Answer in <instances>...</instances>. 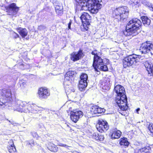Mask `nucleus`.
<instances>
[{"instance_id":"nucleus-1","label":"nucleus","mask_w":153,"mask_h":153,"mask_svg":"<svg viewBox=\"0 0 153 153\" xmlns=\"http://www.w3.org/2000/svg\"><path fill=\"white\" fill-rule=\"evenodd\" d=\"M76 5H79L84 9L86 7L91 13H96L100 9L102 5L100 3L101 0H75Z\"/></svg>"},{"instance_id":"nucleus-2","label":"nucleus","mask_w":153,"mask_h":153,"mask_svg":"<svg viewBox=\"0 0 153 153\" xmlns=\"http://www.w3.org/2000/svg\"><path fill=\"white\" fill-rule=\"evenodd\" d=\"M141 24L140 20L137 18L131 20L126 25V29L123 32L124 35L134 36L137 34L139 33L137 30L140 29Z\"/></svg>"},{"instance_id":"nucleus-3","label":"nucleus","mask_w":153,"mask_h":153,"mask_svg":"<svg viewBox=\"0 0 153 153\" xmlns=\"http://www.w3.org/2000/svg\"><path fill=\"white\" fill-rule=\"evenodd\" d=\"M129 10L126 6L117 8L113 11L112 16L118 21L124 22L127 21L128 16Z\"/></svg>"},{"instance_id":"nucleus-4","label":"nucleus","mask_w":153,"mask_h":153,"mask_svg":"<svg viewBox=\"0 0 153 153\" xmlns=\"http://www.w3.org/2000/svg\"><path fill=\"white\" fill-rule=\"evenodd\" d=\"M93 66L95 71L99 72L98 69L104 71H107L108 68L106 65L103 62V59L98 56H96L94 57Z\"/></svg>"},{"instance_id":"nucleus-5","label":"nucleus","mask_w":153,"mask_h":153,"mask_svg":"<svg viewBox=\"0 0 153 153\" xmlns=\"http://www.w3.org/2000/svg\"><path fill=\"white\" fill-rule=\"evenodd\" d=\"M140 59L139 56L135 54L129 55L125 57L123 60V65L124 68H126L135 64Z\"/></svg>"},{"instance_id":"nucleus-6","label":"nucleus","mask_w":153,"mask_h":153,"mask_svg":"<svg viewBox=\"0 0 153 153\" xmlns=\"http://www.w3.org/2000/svg\"><path fill=\"white\" fill-rule=\"evenodd\" d=\"M140 59L139 56L135 54L129 55L125 57L123 60V65L124 68H126L135 64Z\"/></svg>"},{"instance_id":"nucleus-7","label":"nucleus","mask_w":153,"mask_h":153,"mask_svg":"<svg viewBox=\"0 0 153 153\" xmlns=\"http://www.w3.org/2000/svg\"><path fill=\"white\" fill-rule=\"evenodd\" d=\"M0 95H1L2 98L0 100L3 99L4 101L6 102V105L4 106V108L7 106H9L11 101L12 100V94L11 91L10 89L4 88L0 91Z\"/></svg>"},{"instance_id":"nucleus-8","label":"nucleus","mask_w":153,"mask_h":153,"mask_svg":"<svg viewBox=\"0 0 153 153\" xmlns=\"http://www.w3.org/2000/svg\"><path fill=\"white\" fill-rule=\"evenodd\" d=\"M116 101L121 110L126 111L127 109V97L125 94L117 96Z\"/></svg>"},{"instance_id":"nucleus-9","label":"nucleus","mask_w":153,"mask_h":153,"mask_svg":"<svg viewBox=\"0 0 153 153\" xmlns=\"http://www.w3.org/2000/svg\"><path fill=\"white\" fill-rule=\"evenodd\" d=\"M80 18L82 20L84 29L85 30L84 31L87 30L91 22V17L87 13L83 12Z\"/></svg>"},{"instance_id":"nucleus-10","label":"nucleus","mask_w":153,"mask_h":153,"mask_svg":"<svg viewBox=\"0 0 153 153\" xmlns=\"http://www.w3.org/2000/svg\"><path fill=\"white\" fill-rule=\"evenodd\" d=\"M28 103L21 100H17L15 103L16 108V110L21 112L27 113L28 111L27 107L28 106Z\"/></svg>"},{"instance_id":"nucleus-11","label":"nucleus","mask_w":153,"mask_h":153,"mask_svg":"<svg viewBox=\"0 0 153 153\" xmlns=\"http://www.w3.org/2000/svg\"><path fill=\"white\" fill-rule=\"evenodd\" d=\"M96 127L98 131L102 133L106 131L108 129L109 126L106 121L102 120L99 121Z\"/></svg>"},{"instance_id":"nucleus-12","label":"nucleus","mask_w":153,"mask_h":153,"mask_svg":"<svg viewBox=\"0 0 153 153\" xmlns=\"http://www.w3.org/2000/svg\"><path fill=\"white\" fill-rule=\"evenodd\" d=\"M153 48V45L150 43L149 42H146L143 43L141 46L140 51L143 54H146L151 52V49Z\"/></svg>"},{"instance_id":"nucleus-13","label":"nucleus","mask_w":153,"mask_h":153,"mask_svg":"<svg viewBox=\"0 0 153 153\" xmlns=\"http://www.w3.org/2000/svg\"><path fill=\"white\" fill-rule=\"evenodd\" d=\"M70 118L74 122L76 123L83 115L82 112L80 110H74L70 112Z\"/></svg>"},{"instance_id":"nucleus-14","label":"nucleus","mask_w":153,"mask_h":153,"mask_svg":"<svg viewBox=\"0 0 153 153\" xmlns=\"http://www.w3.org/2000/svg\"><path fill=\"white\" fill-rule=\"evenodd\" d=\"M88 78L87 75L85 74H82L80 76V80L79 82L78 87L80 91L85 90L87 85V80Z\"/></svg>"},{"instance_id":"nucleus-15","label":"nucleus","mask_w":153,"mask_h":153,"mask_svg":"<svg viewBox=\"0 0 153 153\" xmlns=\"http://www.w3.org/2000/svg\"><path fill=\"white\" fill-rule=\"evenodd\" d=\"M50 95L49 91L45 88H41L39 89L38 97L40 99L47 98Z\"/></svg>"},{"instance_id":"nucleus-16","label":"nucleus","mask_w":153,"mask_h":153,"mask_svg":"<svg viewBox=\"0 0 153 153\" xmlns=\"http://www.w3.org/2000/svg\"><path fill=\"white\" fill-rule=\"evenodd\" d=\"M27 108L28 111V112L27 113H37L38 112L42 110L43 108L42 107L37 106L35 104H32L31 105H30L29 103Z\"/></svg>"},{"instance_id":"nucleus-17","label":"nucleus","mask_w":153,"mask_h":153,"mask_svg":"<svg viewBox=\"0 0 153 153\" xmlns=\"http://www.w3.org/2000/svg\"><path fill=\"white\" fill-rule=\"evenodd\" d=\"M71 59L74 62L77 61L83 56L82 51L80 50L78 52H73L71 55Z\"/></svg>"},{"instance_id":"nucleus-18","label":"nucleus","mask_w":153,"mask_h":153,"mask_svg":"<svg viewBox=\"0 0 153 153\" xmlns=\"http://www.w3.org/2000/svg\"><path fill=\"white\" fill-rule=\"evenodd\" d=\"M6 11L11 13L12 15L16 14L19 10V7H17L16 4L13 3L6 7Z\"/></svg>"},{"instance_id":"nucleus-19","label":"nucleus","mask_w":153,"mask_h":153,"mask_svg":"<svg viewBox=\"0 0 153 153\" xmlns=\"http://www.w3.org/2000/svg\"><path fill=\"white\" fill-rule=\"evenodd\" d=\"M144 65L148 72V75L149 76H153V65L151 62H145Z\"/></svg>"},{"instance_id":"nucleus-20","label":"nucleus","mask_w":153,"mask_h":153,"mask_svg":"<svg viewBox=\"0 0 153 153\" xmlns=\"http://www.w3.org/2000/svg\"><path fill=\"white\" fill-rule=\"evenodd\" d=\"M114 90L117 96L125 94L126 93L124 87L120 85H117L115 86Z\"/></svg>"},{"instance_id":"nucleus-21","label":"nucleus","mask_w":153,"mask_h":153,"mask_svg":"<svg viewBox=\"0 0 153 153\" xmlns=\"http://www.w3.org/2000/svg\"><path fill=\"white\" fill-rule=\"evenodd\" d=\"M16 30L22 38L25 37L27 34V31L25 28L19 27L17 28Z\"/></svg>"},{"instance_id":"nucleus-22","label":"nucleus","mask_w":153,"mask_h":153,"mask_svg":"<svg viewBox=\"0 0 153 153\" xmlns=\"http://www.w3.org/2000/svg\"><path fill=\"white\" fill-rule=\"evenodd\" d=\"M74 80V77H72V78H71V77H69L66 76H65L64 81V84L66 86H68L70 85L73 82Z\"/></svg>"},{"instance_id":"nucleus-23","label":"nucleus","mask_w":153,"mask_h":153,"mask_svg":"<svg viewBox=\"0 0 153 153\" xmlns=\"http://www.w3.org/2000/svg\"><path fill=\"white\" fill-rule=\"evenodd\" d=\"M121 134V132L120 131L115 130L111 134V138L112 139H118L120 137Z\"/></svg>"},{"instance_id":"nucleus-24","label":"nucleus","mask_w":153,"mask_h":153,"mask_svg":"<svg viewBox=\"0 0 153 153\" xmlns=\"http://www.w3.org/2000/svg\"><path fill=\"white\" fill-rule=\"evenodd\" d=\"M48 149L51 152H56L58 150V147L52 143H49L48 147Z\"/></svg>"},{"instance_id":"nucleus-25","label":"nucleus","mask_w":153,"mask_h":153,"mask_svg":"<svg viewBox=\"0 0 153 153\" xmlns=\"http://www.w3.org/2000/svg\"><path fill=\"white\" fill-rule=\"evenodd\" d=\"M53 4L54 6L55 10H56V9L58 10H63V6L62 4L56 0H54L53 2Z\"/></svg>"},{"instance_id":"nucleus-26","label":"nucleus","mask_w":153,"mask_h":153,"mask_svg":"<svg viewBox=\"0 0 153 153\" xmlns=\"http://www.w3.org/2000/svg\"><path fill=\"white\" fill-rule=\"evenodd\" d=\"M141 18L144 25L148 26L150 24L151 20L147 16H143Z\"/></svg>"},{"instance_id":"nucleus-27","label":"nucleus","mask_w":153,"mask_h":153,"mask_svg":"<svg viewBox=\"0 0 153 153\" xmlns=\"http://www.w3.org/2000/svg\"><path fill=\"white\" fill-rule=\"evenodd\" d=\"M138 144H139L137 145L140 146L142 153L143 152L146 153L151 149L150 148L149 146L144 147L142 143H138Z\"/></svg>"},{"instance_id":"nucleus-28","label":"nucleus","mask_w":153,"mask_h":153,"mask_svg":"<svg viewBox=\"0 0 153 153\" xmlns=\"http://www.w3.org/2000/svg\"><path fill=\"white\" fill-rule=\"evenodd\" d=\"M120 144L121 146H128L129 144V142L128 141L127 138L124 137L120 139Z\"/></svg>"},{"instance_id":"nucleus-29","label":"nucleus","mask_w":153,"mask_h":153,"mask_svg":"<svg viewBox=\"0 0 153 153\" xmlns=\"http://www.w3.org/2000/svg\"><path fill=\"white\" fill-rule=\"evenodd\" d=\"M98 106L95 105L92 106L91 108L90 111L92 113L97 114L98 113L97 108Z\"/></svg>"},{"instance_id":"nucleus-30","label":"nucleus","mask_w":153,"mask_h":153,"mask_svg":"<svg viewBox=\"0 0 153 153\" xmlns=\"http://www.w3.org/2000/svg\"><path fill=\"white\" fill-rule=\"evenodd\" d=\"M26 83L27 81L23 79L20 80L19 82V84L21 88L25 87L27 85Z\"/></svg>"},{"instance_id":"nucleus-31","label":"nucleus","mask_w":153,"mask_h":153,"mask_svg":"<svg viewBox=\"0 0 153 153\" xmlns=\"http://www.w3.org/2000/svg\"><path fill=\"white\" fill-rule=\"evenodd\" d=\"M9 152L10 153H15L16 152V149L15 146H9L7 147Z\"/></svg>"},{"instance_id":"nucleus-32","label":"nucleus","mask_w":153,"mask_h":153,"mask_svg":"<svg viewBox=\"0 0 153 153\" xmlns=\"http://www.w3.org/2000/svg\"><path fill=\"white\" fill-rule=\"evenodd\" d=\"M75 72L74 71H69L67 72L65 74V76L69 77H71V78H72V77H74Z\"/></svg>"},{"instance_id":"nucleus-33","label":"nucleus","mask_w":153,"mask_h":153,"mask_svg":"<svg viewBox=\"0 0 153 153\" xmlns=\"http://www.w3.org/2000/svg\"><path fill=\"white\" fill-rule=\"evenodd\" d=\"M97 109L98 113L97 114L103 113L105 111V110L104 108H101L98 106Z\"/></svg>"},{"instance_id":"nucleus-34","label":"nucleus","mask_w":153,"mask_h":153,"mask_svg":"<svg viewBox=\"0 0 153 153\" xmlns=\"http://www.w3.org/2000/svg\"><path fill=\"white\" fill-rule=\"evenodd\" d=\"M141 1V0H130V3L131 4H133L134 5H137Z\"/></svg>"},{"instance_id":"nucleus-35","label":"nucleus","mask_w":153,"mask_h":153,"mask_svg":"<svg viewBox=\"0 0 153 153\" xmlns=\"http://www.w3.org/2000/svg\"><path fill=\"white\" fill-rule=\"evenodd\" d=\"M7 103L4 101L3 99L0 100V107L1 108H4V106L5 105H6Z\"/></svg>"},{"instance_id":"nucleus-36","label":"nucleus","mask_w":153,"mask_h":153,"mask_svg":"<svg viewBox=\"0 0 153 153\" xmlns=\"http://www.w3.org/2000/svg\"><path fill=\"white\" fill-rule=\"evenodd\" d=\"M99 134L97 133H94L92 135V138L93 139H95L97 140H99Z\"/></svg>"},{"instance_id":"nucleus-37","label":"nucleus","mask_w":153,"mask_h":153,"mask_svg":"<svg viewBox=\"0 0 153 153\" xmlns=\"http://www.w3.org/2000/svg\"><path fill=\"white\" fill-rule=\"evenodd\" d=\"M148 128L150 132L153 135V124L151 123L149 124L148 126Z\"/></svg>"},{"instance_id":"nucleus-38","label":"nucleus","mask_w":153,"mask_h":153,"mask_svg":"<svg viewBox=\"0 0 153 153\" xmlns=\"http://www.w3.org/2000/svg\"><path fill=\"white\" fill-rule=\"evenodd\" d=\"M63 10H58V9H56V12L58 15L59 16H61L62 15L63 13Z\"/></svg>"},{"instance_id":"nucleus-39","label":"nucleus","mask_w":153,"mask_h":153,"mask_svg":"<svg viewBox=\"0 0 153 153\" xmlns=\"http://www.w3.org/2000/svg\"><path fill=\"white\" fill-rule=\"evenodd\" d=\"M137 148L138 149H136L134 150V153H142L140 146H139L137 147Z\"/></svg>"},{"instance_id":"nucleus-40","label":"nucleus","mask_w":153,"mask_h":153,"mask_svg":"<svg viewBox=\"0 0 153 153\" xmlns=\"http://www.w3.org/2000/svg\"><path fill=\"white\" fill-rule=\"evenodd\" d=\"M31 133L33 137L36 138L37 139H38L39 137L36 132L33 131Z\"/></svg>"},{"instance_id":"nucleus-41","label":"nucleus","mask_w":153,"mask_h":153,"mask_svg":"<svg viewBox=\"0 0 153 153\" xmlns=\"http://www.w3.org/2000/svg\"><path fill=\"white\" fill-rule=\"evenodd\" d=\"M8 145L7 147L9 146H15L13 141L12 140H10L8 142Z\"/></svg>"},{"instance_id":"nucleus-42","label":"nucleus","mask_w":153,"mask_h":153,"mask_svg":"<svg viewBox=\"0 0 153 153\" xmlns=\"http://www.w3.org/2000/svg\"><path fill=\"white\" fill-rule=\"evenodd\" d=\"M46 28V27L45 26L43 25H41L38 27V29L40 30H42Z\"/></svg>"},{"instance_id":"nucleus-43","label":"nucleus","mask_w":153,"mask_h":153,"mask_svg":"<svg viewBox=\"0 0 153 153\" xmlns=\"http://www.w3.org/2000/svg\"><path fill=\"white\" fill-rule=\"evenodd\" d=\"M98 138H99V140H99L100 141H103L104 138L103 135L102 134H100V135H99Z\"/></svg>"},{"instance_id":"nucleus-44","label":"nucleus","mask_w":153,"mask_h":153,"mask_svg":"<svg viewBox=\"0 0 153 153\" xmlns=\"http://www.w3.org/2000/svg\"><path fill=\"white\" fill-rule=\"evenodd\" d=\"M59 145L60 146L64 147L66 148L68 147L67 145L61 143H59Z\"/></svg>"},{"instance_id":"nucleus-45","label":"nucleus","mask_w":153,"mask_h":153,"mask_svg":"<svg viewBox=\"0 0 153 153\" xmlns=\"http://www.w3.org/2000/svg\"><path fill=\"white\" fill-rule=\"evenodd\" d=\"M91 53L92 54L94 55V56H98V55L97 54V53L96 51H92L91 52Z\"/></svg>"},{"instance_id":"nucleus-46","label":"nucleus","mask_w":153,"mask_h":153,"mask_svg":"<svg viewBox=\"0 0 153 153\" xmlns=\"http://www.w3.org/2000/svg\"><path fill=\"white\" fill-rule=\"evenodd\" d=\"M13 36H14V37L15 38H16V39L19 37V35L18 34H17V33H16L15 32L13 33Z\"/></svg>"},{"instance_id":"nucleus-47","label":"nucleus","mask_w":153,"mask_h":153,"mask_svg":"<svg viewBox=\"0 0 153 153\" xmlns=\"http://www.w3.org/2000/svg\"><path fill=\"white\" fill-rule=\"evenodd\" d=\"M72 23V21L71 20H70L69 22L68 23V27L69 29H71V25Z\"/></svg>"},{"instance_id":"nucleus-48","label":"nucleus","mask_w":153,"mask_h":153,"mask_svg":"<svg viewBox=\"0 0 153 153\" xmlns=\"http://www.w3.org/2000/svg\"><path fill=\"white\" fill-rule=\"evenodd\" d=\"M9 122L11 124H12V125L14 126H15L16 125V123H15L14 121H13V120H12V121H10V120H9Z\"/></svg>"},{"instance_id":"nucleus-49","label":"nucleus","mask_w":153,"mask_h":153,"mask_svg":"<svg viewBox=\"0 0 153 153\" xmlns=\"http://www.w3.org/2000/svg\"><path fill=\"white\" fill-rule=\"evenodd\" d=\"M29 145H30L31 146H33L34 145V143L33 141H31L30 142H29Z\"/></svg>"},{"instance_id":"nucleus-50","label":"nucleus","mask_w":153,"mask_h":153,"mask_svg":"<svg viewBox=\"0 0 153 153\" xmlns=\"http://www.w3.org/2000/svg\"><path fill=\"white\" fill-rule=\"evenodd\" d=\"M151 6L150 7V9L151 10L153 11V5H151Z\"/></svg>"},{"instance_id":"nucleus-51","label":"nucleus","mask_w":153,"mask_h":153,"mask_svg":"<svg viewBox=\"0 0 153 153\" xmlns=\"http://www.w3.org/2000/svg\"><path fill=\"white\" fill-rule=\"evenodd\" d=\"M140 108H138L136 109V111H137V113H138V111H140Z\"/></svg>"},{"instance_id":"nucleus-52","label":"nucleus","mask_w":153,"mask_h":153,"mask_svg":"<svg viewBox=\"0 0 153 153\" xmlns=\"http://www.w3.org/2000/svg\"><path fill=\"white\" fill-rule=\"evenodd\" d=\"M65 89L66 91H68V90H67V87H65Z\"/></svg>"},{"instance_id":"nucleus-53","label":"nucleus","mask_w":153,"mask_h":153,"mask_svg":"<svg viewBox=\"0 0 153 153\" xmlns=\"http://www.w3.org/2000/svg\"><path fill=\"white\" fill-rule=\"evenodd\" d=\"M146 109H147V108H146Z\"/></svg>"},{"instance_id":"nucleus-54","label":"nucleus","mask_w":153,"mask_h":153,"mask_svg":"<svg viewBox=\"0 0 153 153\" xmlns=\"http://www.w3.org/2000/svg\"><path fill=\"white\" fill-rule=\"evenodd\" d=\"M77 153H78V152H77Z\"/></svg>"}]
</instances>
